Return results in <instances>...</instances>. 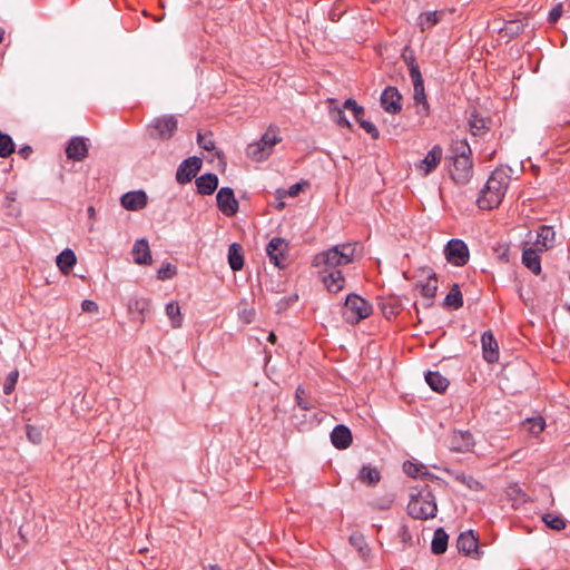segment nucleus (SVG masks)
Wrapping results in <instances>:
<instances>
[{
  "mask_svg": "<svg viewBox=\"0 0 570 570\" xmlns=\"http://www.w3.org/2000/svg\"><path fill=\"white\" fill-rule=\"evenodd\" d=\"M149 307L150 301L145 297H132L128 302L129 313H131L140 323H144Z\"/></svg>",
  "mask_w": 570,
  "mask_h": 570,
  "instance_id": "6ab92c4d",
  "label": "nucleus"
},
{
  "mask_svg": "<svg viewBox=\"0 0 570 570\" xmlns=\"http://www.w3.org/2000/svg\"><path fill=\"white\" fill-rule=\"evenodd\" d=\"M470 252H445L446 261L455 266H464L469 261Z\"/></svg>",
  "mask_w": 570,
  "mask_h": 570,
  "instance_id": "58836bf2",
  "label": "nucleus"
},
{
  "mask_svg": "<svg viewBox=\"0 0 570 570\" xmlns=\"http://www.w3.org/2000/svg\"><path fill=\"white\" fill-rule=\"evenodd\" d=\"M523 249H552L556 245V232L552 226L540 225L535 230H529Z\"/></svg>",
  "mask_w": 570,
  "mask_h": 570,
  "instance_id": "20e7f679",
  "label": "nucleus"
},
{
  "mask_svg": "<svg viewBox=\"0 0 570 570\" xmlns=\"http://www.w3.org/2000/svg\"><path fill=\"white\" fill-rule=\"evenodd\" d=\"M444 249H468V246L462 239L452 238L446 242Z\"/></svg>",
  "mask_w": 570,
  "mask_h": 570,
  "instance_id": "5fc2aeb1",
  "label": "nucleus"
},
{
  "mask_svg": "<svg viewBox=\"0 0 570 570\" xmlns=\"http://www.w3.org/2000/svg\"><path fill=\"white\" fill-rule=\"evenodd\" d=\"M324 254L328 255L327 268H335L338 265L348 264L353 259V252H351V255H347L346 252H324Z\"/></svg>",
  "mask_w": 570,
  "mask_h": 570,
  "instance_id": "473e14b6",
  "label": "nucleus"
},
{
  "mask_svg": "<svg viewBox=\"0 0 570 570\" xmlns=\"http://www.w3.org/2000/svg\"><path fill=\"white\" fill-rule=\"evenodd\" d=\"M522 263L533 274L538 275L541 272V262L538 252H522Z\"/></svg>",
  "mask_w": 570,
  "mask_h": 570,
  "instance_id": "7c9ffc66",
  "label": "nucleus"
},
{
  "mask_svg": "<svg viewBox=\"0 0 570 570\" xmlns=\"http://www.w3.org/2000/svg\"><path fill=\"white\" fill-rule=\"evenodd\" d=\"M166 315L169 317L173 328L181 327L183 315L177 302H170L166 305Z\"/></svg>",
  "mask_w": 570,
  "mask_h": 570,
  "instance_id": "2f4dec72",
  "label": "nucleus"
},
{
  "mask_svg": "<svg viewBox=\"0 0 570 570\" xmlns=\"http://www.w3.org/2000/svg\"><path fill=\"white\" fill-rule=\"evenodd\" d=\"M323 283L328 292L337 293L344 287L345 279L338 269H333L323 276Z\"/></svg>",
  "mask_w": 570,
  "mask_h": 570,
  "instance_id": "4be33fe9",
  "label": "nucleus"
},
{
  "mask_svg": "<svg viewBox=\"0 0 570 570\" xmlns=\"http://www.w3.org/2000/svg\"><path fill=\"white\" fill-rule=\"evenodd\" d=\"M448 541L449 535L446 534V532L442 528L436 529L431 543L432 552L434 554L444 553L448 548Z\"/></svg>",
  "mask_w": 570,
  "mask_h": 570,
  "instance_id": "bb28decb",
  "label": "nucleus"
},
{
  "mask_svg": "<svg viewBox=\"0 0 570 570\" xmlns=\"http://www.w3.org/2000/svg\"><path fill=\"white\" fill-rule=\"evenodd\" d=\"M218 186V177L215 174H204L196 179L197 191L200 195H212Z\"/></svg>",
  "mask_w": 570,
  "mask_h": 570,
  "instance_id": "412c9836",
  "label": "nucleus"
},
{
  "mask_svg": "<svg viewBox=\"0 0 570 570\" xmlns=\"http://www.w3.org/2000/svg\"><path fill=\"white\" fill-rule=\"evenodd\" d=\"M392 502H393L392 498H386V499H384V504L373 503V505L377 509L385 510L391 507Z\"/></svg>",
  "mask_w": 570,
  "mask_h": 570,
  "instance_id": "0e129e2a",
  "label": "nucleus"
},
{
  "mask_svg": "<svg viewBox=\"0 0 570 570\" xmlns=\"http://www.w3.org/2000/svg\"><path fill=\"white\" fill-rule=\"evenodd\" d=\"M510 181L511 177L505 169H494L476 199L479 208L490 210L498 207L504 198Z\"/></svg>",
  "mask_w": 570,
  "mask_h": 570,
  "instance_id": "f257e3e1",
  "label": "nucleus"
},
{
  "mask_svg": "<svg viewBox=\"0 0 570 570\" xmlns=\"http://www.w3.org/2000/svg\"><path fill=\"white\" fill-rule=\"evenodd\" d=\"M32 153V148L30 146H24L22 148H20L19 150V155L21 157H23L24 159H27Z\"/></svg>",
  "mask_w": 570,
  "mask_h": 570,
  "instance_id": "69168bd1",
  "label": "nucleus"
},
{
  "mask_svg": "<svg viewBox=\"0 0 570 570\" xmlns=\"http://www.w3.org/2000/svg\"><path fill=\"white\" fill-rule=\"evenodd\" d=\"M197 142L200 148L208 150V151H210L215 148L214 140L210 137L203 135L200 132H198V135H197Z\"/></svg>",
  "mask_w": 570,
  "mask_h": 570,
  "instance_id": "de8ad7c7",
  "label": "nucleus"
},
{
  "mask_svg": "<svg viewBox=\"0 0 570 570\" xmlns=\"http://www.w3.org/2000/svg\"><path fill=\"white\" fill-rule=\"evenodd\" d=\"M305 395V391L304 389H302L301 386L297 387L296 390V393H295V399H296V403L297 405L302 409V410H309L312 407L311 403L304 397Z\"/></svg>",
  "mask_w": 570,
  "mask_h": 570,
  "instance_id": "09e8293b",
  "label": "nucleus"
},
{
  "mask_svg": "<svg viewBox=\"0 0 570 570\" xmlns=\"http://www.w3.org/2000/svg\"><path fill=\"white\" fill-rule=\"evenodd\" d=\"M416 107V115L420 117H428L430 115V105L429 102L415 105Z\"/></svg>",
  "mask_w": 570,
  "mask_h": 570,
  "instance_id": "052dcab7",
  "label": "nucleus"
},
{
  "mask_svg": "<svg viewBox=\"0 0 570 570\" xmlns=\"http://www.w3.org/2000/svg\"><path fill=\"white\" fill-rule=\"evenodd\" d=\"M358 480L366 485H375L381 480L380 471L371 465H364L358 472Z\"/></svg>",
  "mask_w": 570,
  "mask_h": 570,
  "instance_id": "a878e982",
  "label": "nucleus"
},
{
  "mask_svg": "<svg viewBox=\"0 0 570 570\" xmlns=\"http://www.w3.org/2000/svg\"><path fill=\"white\" fill-rule=\"evenodd\" d=\"M524 425L532 434H539L544 429V421L542 417L529 419Z\"/></svg>",
  "mask_w": 570,
  "mask_h": 570,
  "instance_id": "c03bdc74",
  "label": "nucleus"
},
{
  "mask_svg": "<svg viewBox=\"0 0 570 570\" xmlns=\"http://www.w3.org/2000/svg\"><path fill=\"white\" fill-rule=\"evenodd\" d=\"M417 286L420 287L421 295L429 301L426 306H431L438 291L436 274L434 272L429 273L426 282L417 284Z\"/></svg>",
  "mask_w": 570,
  "mask_h": 570,
  "instance_id": "aec40b11",
  "label": "nucleus"
},
{
  "mask_svg": "<svg viewBox=\"0 0 570 570\" xmlns=\"http://www.w3.org/2000/svg\"><path fill=\"white\" fill-rule=\"evenodd\" d=\"M132 249H149V243L146 238H139L135 242Z\"/></svg>",
  "mask_w": 570,
  "mask_h": 570,
  "instance_id": "680f3d73",
  "label": "nucleus"
},
{
  "mask_svg": "<svg viewBox=\"0 0 570 570\" xmlns=\"http://www.w3.org/2000/svg\"><path fill=\"white\" fill-rule=\"evenodd\" d=\"M405 62L409 67V73L413 82V99L415 105L428 102L424 80L420 71V67L415 61L414 57L405 58Z\"/></svg>",
  "mask_w": 570,
  "mask_h": 570,
  "instance_id": "0eeeda50",
  "label": "nucleus"
},
{
  "mask_svg": "<svg viewBox=\"0 0 570 570\" xmlns=\"http://www.w3.org/2000/svg\"><path fill=\"white\" fill-rule=\"evenodd\" d=\"M483 358L488 363H494L499 360V345L491 331H487L481 336Z\"/></svg>",
  "mask_w": 570,
  "mask_h": 570,
  "instance_id": "2eb2a0df",
  "label": "nucleus"
},
{
  "mask_svg": "<svg viewBox=\"0 0 570 570\" xmlns=\"http://www.w3.org/2000/svg\"><path fill=\"white\" fill-rule=\"evenodd\" d=\"M455 479L473 491H480L482 489L481 483L471 475L456 473Z\"/></svg>",
  "mask_w": 570,
  "mask_h": 570,
  "instance_id": "ea45409f",
  "label": "nucleus"
},
{
  "mask_svg": "<svg viewBox=\"0 0 570 570\" xmlns=\"http://www.w3.org/2000/svg\"><path fill=\"white\" fill-rule=\"evenodd\" d=\"M177 128L178 120L174 115L157 117L148 125L150 137L161 140L170 139L175 135Z\"/></svg>",
  "mask_w": 570,
  "mask_h": 570,
  "instance_id": "423d86ee",
  "label": "nucleus"
},
{
  "mask_svg": "<svg viewBox=\"0 0 570 570\" xmlns=\"http://www.w3.org/2000/svg\"><path fill=\"white\" fill-rule=\"evenodd\" d=\"M507 30H510L511 33L518 35L522 31V26L515 22H511L509 27H507Z\"/></svg>",
  "mask_w": 570,
  "mask_h": 570,
  "instance_id": "e2e57ef3",
  "label": "nucleus"
},
{
  "mask_svg": "<svg viewBox=\"0 0 570 570\" xmlns=\"http://www.w3.org/2000/svg\"><path fill=\"white\" fill-rule=\"evenodd\" d=\"M269 262L279 269H284L289 265V258L287 252H266Z\"/></svg>",
  "mask_w": 570,
  "mask_h": 570,
  "instance_id": "c9c22d12",
  "label": "nucleus"
},
{
  "mask_svg": "<svg viewBox=\"0 0 570 570\" xmlns=\"http://www.w3.org/2000/svg\"><path fill=\"white\" fill-rule=\"evenodd\" d=\"M331 441L338 450L347 449L352 443L351 430L343 424L336 425L331 433Z\"/></svg>",
  "mask_w": 570,
  "mask_h": 570,
  "instance_id": "a211bd4d",
  "label": "nucleus"
},
{
  "mask_svg": "<svg viewBox=\"0 0 570 570\" xmlns=\"http://www.w3.org/2000/svg\"><path fill=\"white\" fill-rule=\"evenodd\" d=\"M399 537L403 543L411 544L412 543V535L409 531V528L406 525H402L399 530Z\"/></svg>",
  "mask_w": 570,
  "mask_h": 570,
  "instance_id": "13d9d810",
  "label": "nucleus"
},
{
  "mask_svg": "<svg viewBox=\"0 0 570 570\" xmlns=\"http://www.w3.org/2000/svg\"><path fill=\"white\" fill-rule=\"evenodd\" d=\"M450 175L459 185H465L471 180L473 163L471 159V148L466 142H461L458 153L453 156Z\"/></svg>",
  "mask_w": 570,
  "mask_h": 570,
  "instance_id": "f03ea898",
  "label": "nucleus"
},
{
  "mask_svg": "<svg viewBox=\"0 0 570 570\" xmlns=\"http://www.w3.org/2000/svg\"><path fill=\"white\" fill-rule=\"evenodd\" d=\"M261 140L263 141V146L267 147L272 153L273 147L281 141V138L276 135L275 131L269 129L262 136Z\"/></svg>",
  "mask_w": 570,
  "mask_h": 570,
  "instance_id": "a18cd8bd",
  "label": "nucleus"
},
{
  "mask_svg": "<svg viewBox=\"0 0 570 570\" xmlns=\"http://www.w3.org/2000/svg\"><path fill=\"white\" fill-rule=\"evenodd\" d=\"M543 522L547 527H549L552 530H563L566 528V520L562 517L547 513L542 517Z\"/></svg>",
  "mask_w": 570,
  "mask_h": 570,
  "instance_id": "e433bc0d",
  "label": "nucleus"
},
{
  "mask_svg": "<svg viewBox=\"0 0 570 570\" xmlns=\"http://www.w3.org/2000/svg\"><path fill=\"white\" fill-rule=\"evenodd\" d=\"M69 159L81 161L88 156V145L83 137H73L66 147Z\"/></svg>",
  "mask_w": 570,
  "mask_h": 570,
  "instance_id": "4468645a",
  "label": "nucleus"
},
{
  "mask_svg": "<svg viewBox=\"0 0 570 570\" xmlns=\"http://www.w3.org/2000/svg\"><path fill=\"white\" fill-rule=\"evenodd\" d=\"M473 446L474 441L470 432L455 431L450 436L449 448L454 452H469Z\"/></svg>",
  "mask_w": 570,
  "mask_h": 570,
  "instance_id": "ddd939ff",
  "label": "nucleus"
},
{
  "mask_svg": "<svg viewBox=\"0 0 570 570\" xmlns=\"http://www.w3.org/2000/svg\"><path fill=\"white\" fill-rule=\"evenodd\" d=\"M177 273V268L171 263H165L161 265V267L158 269L157 277L158 279L165 281L173 278Z\"/></svg>",
  "mask_w": 570,
  "mask_h": 570,
  "instance_id": "a19ab883",
  "label": "nucleus"
},
{
  "mask_svg": "<svg viewBox=\"0 0 570 570\" xmlns=\"http://www.w3.org/2000/svg\"><path fill=\"white\" fill-rule=\"evenodd\" d=\"M372 313V305L356 294L347 295L345 299L344 317L351 324L368 317Z\"/></svg>",
  "mask_w": 570,
  "mask_h": 570,
  "instance_id": "39448f33",
  "label": "nucleus"
},
{
  "mask_svg": "<svg viewBox=\"0 0 570 570\" xmlns=\"http://www.w3.org/2000/svg\"><path fill=\"white\" fill-rule=\"evenodd\" d=\"M449 309H459L463 306V296L458 284H453L443 302Z\"/></svg>",
  "mask_w": 570,
  "mask_h": 570,
  "instance_id": "393cba45",
  "label": "nucleus"
},
{
  "mask_svg": "<svg viewBox=\"0 0 570 570\" xmlns=\"http://www.w3.org/2000/svg\"><path fill=\"white\" fill-rule=\"evenodd\" d=\"M148 202L147 194L144 190H132L124 194L120 198L121 206L127 210H140L146 207Z\"/></svg>",
  "mask_w": 570,
  "mask_h": 570,
  "instance_id": "f8f14e48",
  "label": "nucleus"
},
{
  "mask_svg": "<svg viewBox=\"0 0 570 570\" xmlns=\"http://www.w3.org/2000/svg\"><path fill=\"white\" fill-rule=\"evenodd\" d=\"M228 263L233 271H240L244 265L243 252H228Z\"/></svg>",
  "mask_w": 570,
  "mask_h": 570,
  "instance_id": "79ce46f5",
  "label": "nucleus"
},
{
  "mask_svg": "<svg viewBox=\"0 0 570 570\" xmlns=\"http://www.w3.org/2000/svg\"><path fill=\"white\" fill-rule=\"evenodd\" d=\"M438 511L435 499L430 491H421L412 495L407 512L413 519L428 520L434 518Z\"/></svg>",
  "mask_w": 570,
  "mask_h": 570,
  "instance_id": "7ed1b4c3",
  "label": "nucleus"
},
{
  "mask_svg": "<svg viewBox=\"0 0 570 570\" xmlns=\"http://www.w3.org/2000/svg\"><path fill=\"white\" fill-rule=\"evenodd\" d=\"M444 17L445 11L443 10L425 11L420 13L416 18V26L424 32L440 23Z\"/></svg>",
  "mask_w": 570,
  "mask_h": 570,
  "instance_id": "dca6fc26",
  "label": "nucleus"
},
{
  "mask_svg": "<svg viewBox=\"0 0 570 570\" xmlns=\"http://www.w3.org/2000/svg\"><path fill=\"white\" fill-rule=\"evenodd\" d=\"M343 110L348 109L352 112L365 114V110L362 106L357 105V102L353 98H348L343 104Z\"/></svg>",
  "mask_w": 570,
  "mask_h": 570,
  "instance_id": "603ef678",
  "label": "nucleus"
},
{
  "mask_svg": "<svg viewBox=\"0 0 570 570\" xmlns=\"http://www.w3.org/2000/svg\"><path fill=\"white\" fill-rule=\"evenodd\" d=\"M77 262L75 252H60L56 257V263L63 274H69Z\"/></svg>",
  "mask_w": 570,
  "mask_h": 570,
  "instance_id": "c85d7f7f",
  "label": "nucleus"
},
{
  "mask_svg": "<svg viewBox=\"0 0 570 570\" xmlns=\"http://www.w3.org/2000/svg\"><path fill=\"white\" fill-rule=\"evenodd\" d=\"M16 202V193H9L7 196H6V203L4 205L7 207H10V205Z\"/></svg>",
  "mask_w": 570,
  "mask_h": 570,
  "instance_id": "774afa93",
  "label": "nucleus"
},
{
  "mask_svg": "<svg viewBox=\"0 0 570 570\" xmlns=\"http://www.w3.org/2000/svg\"><path fill=\"white\" fill-rule=\"evenodd\" d=\"M14 147L12 138L0 130V157H9L14 151Z\"/></svg>",
  "mask_w": 570,
  "mask_h": 570,
  "instance_id": "f704fd0d",
  "label": "nucleus"
},
{
  "mask_svg": "<svg viewBox=\"0 0 570 570\" xmlns=\"http://www.w3.org/2000/svg\"><path fill=\"white\" fill-rule=\"evenodd\" d=\"M18 377H19V371L18 370L11 371L8 374V376H7L6 381H4V384H3V392H4V394L9 395V394L12 393V391L16 387Z\"/></svg>",
  "mask_w": 570,
  "mask_h": 570,
  "instance_id": "37998d69",
  "label": "nucleus"
},
{
  "mask_svg": "<svg viewBox=\"0 0 570 570\" xmlns=\"http://www.w3.org/2000/svg\"><path fill=\"white\" fill-rule=\"evenodd\" d=\"M134 262L139 265H150L153 263L151 252H132Z\"/></svg>",
  "mask_w": 570,
  "mask_h": 570,
  "instance_id": "49530a36",
  "label": "nucleus"
},
{
  "mask_svg": "<svg viewBox=\"0 0 570 570\" xmlns=\"http://www.w3.org/2000/svg\"><path fill=\"white\" fill-rule=\"evenodd\" d=\"M282 247H288V243L286 242V239L281 237H274L267 244L266 249H281Z\"/></svg>",
  "mask_w": 570,
  "mask_h": 570,
  "instance_id": "6e6d98bb",
  "label": "nucleus"
},
{
  "mask_svg": "<svg viewBox=\"0 0 570 570\" xmlns=\"http://www.w3.org/2000/svg\"><path fill=\"white\" fill-rule=\"evenodd\" d=\"M350 543L360 552L362 558H365L368 553L367 543L362 533L354 532L350 535Z\"/></svg>",
  "mask_w": 570,
  "mask_h": 570,
  "instance_id": "72a5a7b5",
  "label": "nucleus"
},
{
  "mask_svg": "<svg viewBox=\"0 0 570 570\" xmlns=\"http://www.w3.org/2000/svg\"><path fill=\"white\" fill-rule=\"evenodd\" d=\"M367 134L371 135V137L373 139H377L379 136H380V132L377 130V128L375 127L374 124H372L371 121L368 120H364V121H361V125H360Z\"/></svg>",
  "mask_w": 570,
  "mask_h": 570,
  "instance_id": "864d4df0",
  "label": "nucleus"
},
{
  "mask_svg": "<svg viewBox=\"0 0 570 570\" xmlns=\"http://www.w3.org/2000/svg\"><path fill=\"white\" fill-rule=\"evenodd\" d=\"M469 126L473 136H480L487 129L485 120L476 115H471V118L469 119Z\"/></svg>",
  "mask_w": 570,
  "mask_h": 570,
  "instance_id": "4c0bfd02",
  "label": "nucleus"
},
{
  "mask_svg": "<svg viewBox=\"0 0 570 570\" xmlns=\"http://www.w3.org/2000/svg\"><path fill=\"white\" fill-rule=\"evenodd\" d=\"M328 102V112L334 122H336L342 128H351L352 125L346 118L343 108L335 106V99L330 98Z\"/></svg>",
  "mask_w": 570,
  "mask_h": 570,
  "instance_id": "5701e85b",
  "label": "nucleus"
},
{
  "mask_svg": "<svg viewBox=\"0 0 570 570\" xmlns=\"http://www.w3.org/2000/svg\"><path fill=\"white\" fill-rule=\"evenodd\" d=\"M403 471L411 478H432V474L428 472L426 468L423 464H417L410 461H406L403 464Z\"/></svg>",
  "mask_w": 570,
  "mask_h": 570,
  "instance_id": "c756f323",
  "label": "nucleus"
},
{
  "mask_svg": "<svg viewBox=\"0 0 570 570\" xmlns=\"http://www.w3.org/2000/svg\"><path fill=\"white\" fill-rule=\"evenodd\" d=\"M202 164V159L196 156L185 159L177 169V181L180 184L189 183L200 170Z\"/></svg>",
  "mask_w": 570,
  "mask_h": 570,
  "instance_id": "9b49d317",
  "label": "nucleus"
},
{
  "mask_svg": "<svg viewBox=\"0 0 570 570\" xmlns=\"http://www.w3.org/2000/svg\"><path fill=\"white\" fill-rule=\"evenodd\" d=\"M81 308L86 313H97L98 312L97 303L94 301H90V299L82 301Z\"/></svg>",
  "mask_w": 570,
  "mask_h": 570,
  "instance_id": "bf43d9fd",
  "label": "nucleus"
},
{
  "mask_svg": "<svg viewBox=\"0 0 570 570\" xmlns=\"http://www.w3.org/2000/svg\"><path fill=\"white\" fill-rule=\"evenodd\" d=\"M443 156V149L440 145H435L428 151L426 156L415 165V169L422 175L428 176L433 173L440 165Z\"/></svg>",
  "mask_w": 570,
  "mask_h": 570,
  "instance_id": "1a4fd4ad",
  "label": "nucleus"
},
{
  "mask_svg": "<svg viewBox=\"0 0 570 570\" xmlns=\"http://www.w3.org/2000/svg\"><path fill=\"white\" fill-rule=\"evenodd\" d=\"M299 191H301V185L299 184H294V185H292L288 188V195L292 196V197L297 196Z\"/></svg>",
  "mask_w": 570,
  "mask_h": 570,
  "instance_id": "338daca9",
  "label": "nucleus"
},
{
  "mask_svg": "<svg viewBox=\"0 0 570 570\" xmlns=\"http://www.w3.org/2000/svg\"><path fill=\"white\" fill-rule=\"evenodd\" d=\"M380 101L387 114L396 115L402 110V95L396 87L387 86L382 91Z\"/></svg>",
  "mask_w": 570,
  "mask_h": 570,
  "instance_id": "6e6552de",
  "label": "nucleus"
},
{
  "mask_svg": "<svg viewBox=\"0 0 570 570\" xmlns=\"http://www.w3.org/2000/svg\"><path fill=\"white\" fill-rule=\"evenodd\" d=\"M216 202L218 209L226 216H234L238 210V202L229 187H222L218 190Z\"/></svg>",
  "mask_w": 570,
  "mask_h": 570,
  "instance_id": "9d476101",
  "label": "nucleus"
},
{
  "mask_svg": "<svg viewBox=\"0 0 570 570\" xmlns=\"http://www.w3.org/2000/svg\"><path fill=\"white\" fill-rule=\"evenodd\" d=\"M425 381L433 391L439 393L444 392L449 386V380L439 372H428Z\"/></svg>",
  "mask_w": 570,
  "mask_h": 570,
  "instance_id": "b1692460",
  "label": "nucleus"
},
{
  "mask_svg": "<svg viewBox=\"0 0 570 570\" xmlns=\"http://www.w3.org/2000/svg\"><path fill=\"white\" fill-rule=\"evenodd\" d=\"M562 12H563L562 3H558L550 10V12L548 14V22L550 24H554L562 16Z\"/></svg>",
  "mask_w": 570,
  "mask_h": 570,
  "instance_id": "8fccbe9b",
  "label": "nucleus"
},
{
  "mask_svg": "<svg viewBox=\"0 0 570 570\" xmlns=\"http://www.w3.org/2000/svg\"><path fill=\"white\" fill-rule=\"evenodd\" d=\"M27 436L35 444L40 443L42 439L41 431L32 425H27Z\"/></svg>",
  "mask_w": 570,
  "mask_h": 570,
  "instance_id": "3c124183",
  "label": "nucleus"
},
{
  "mask_svg": "<svg viewBox=\"0 0 570 570\" xmlns=\"http://www.w3.org/2000/svg\"><path fill=\"white\" fill-rule=\"evenodd\" d=\"M458 550L465 556L478 554L479 541L472 531L463 532L456 540Z\"/></svg>",
  "mask_w": 570,
  "mask_h": 570,
  "instance_id": "f3484780",
  "label": "nucleus"
},
{
  "mask_svg": "<svg viewBox=\"0 0 570 570\" xmlns=\"http://www.w3.org/2000/svg\"><path fill=\"white\" fill-rule=\"evenodd\" d=\"M327 263H328V255L324 254V252H318L314 256L313 265L314 266H322V265H324L325 266L324 272L327 271Z\"/></svg>",
  "mask_w": 570,
  "mask_h": 570,
  "instance_id": "4d7b16f0",
  "label": "nucleus"
},
{
  "mask_svg": "<svg viewBox=\"0 0 570 570\" xmlns=\"http://www.w3.org/2000/svg\"><path fill=\"white\" fill-rule=\"evenodd\" d=\"M246 154L250 159L262 161L271 155V151L263 146V141L259 139L257 142L247 146Z\"/></svg>",
  "mask_w": 570,
  "mask_h": 570,
  "instance_id": "cd10ccee",
  "label": "nucleus"
}]
</instances>
